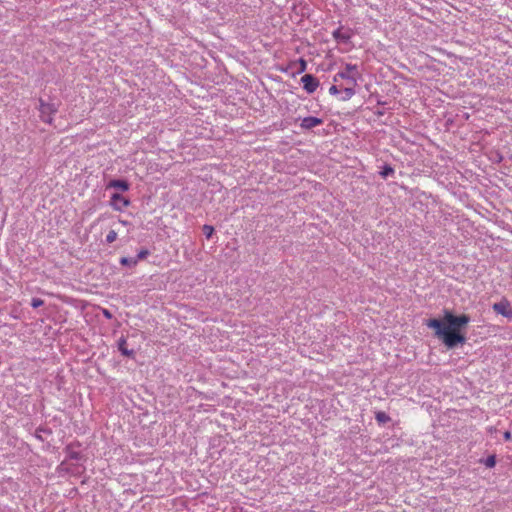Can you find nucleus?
<instances>
[{
	"instance_id": "f257e3e1",
	"label": "nucleus",
	"mask_w": 512,
	"mask_h": 512,
	"mask_svg": "<svg viewBox=\"0 0 512 512\" xmlns=\"http://www.w3.org/2000/svg\"><path fill=\"white\" fill-rule=\"evenodd\" d=\"M467 314L454 315L451 311L445 310L443 320L432 318L427 320L426 325L435 330V336L440 339L448 349L455 348L458 344H464L466 337L462 329L470 322Z\"/></svg>"
},
{
	"instance_id": "f03ea898",
	"label": "nucleus",
	"mask_w": 512,
	"mask_h": 512,
	"mask_svg": "<svg viewBox=\"0 0 512 512\" xmlns=\"http://www.w3.org/2000/svg\"><path fill=\"white\" fill-rule=\"evenodd\" d=\"M40 117L46 123H52V114L58 111V105L55 103H46L42 99L39 100Z\"/></svg>"
},
{
	"instance_id": "7ed1b4c3",
	"label": "nucleus",
	"mask_w": 512,
	"mask_h": 512,
	"mask_svg": "<svg viewBox=\"0 0 512 512\" xmlns=\"http://www.w3.org/2000/svg\"><path fill=\"white\" fill-rule=\"evenodd\" d=\"M356 74H357L356 65L346 64L345 70L338 72L334 77V81H337L338 78H341V79H345L347 81H351L352 85H356Z\"/></svg>"
},
{
	"instance_id": "20e7f679",
	"label": "nucleus",
	"mask_w": 512,
	"mask_h": 512,
	"mask_svg": "<svg viewBox=\"0 0 512 512\" xmlns=\"http://www.w3.org/2000/svg\"><path fill=\"white\" fill-rule=\"evenodd\" d=\"M110 205L116 211H123L124 208L130 205V200L123 197L119 193H113L110 199Z\"/></svg>"
},
{
	"instance_id": "39448f33",
	"label": "nucleus",
	"mask_w": 512,
	"mask_h": 512,
	"mask_svg": "<svg viewBox=\"0 0 512 512\" xmlns=\"http://www.w3.org/2000/svg\"><path fill=\"white\" fill-rule=\"evenodd\" d=\"M492 308L497 314H501L509 320L512 319V307L507 300L504 299L500 302L494 303Z\"/></svg>"
},
{
	"instance_id": "423d86ee",
	"label": "nucleus",
	"mask_w": 512,
	"mask_h": 512,
	"mask_svg": "<svg viewBox=\"0 0 512 512\" xmlns=\"http://www.w3.org/2000/svg\"><path fill=\"white\" fill-rule=\"evenodd\" d=\"M303 88L309 93H313L319 86V80L312 74H305L301 78Z\"/></svg>"
},
{
	"instance_id": "0eeeda50",
	"label": "nucleus",
	"mask_w": 512,
	"mask_h": 512,
	"mask_svg": "<svg viewBox=\"0 0 512 512\" xmlns=\"http://www.w3.org/2000/svg\"><path fill=\"white\" fill-rule=\"evenodd\" d=\"M323 123V120L318 117L309 116L302 119L300 123V127L304 130H310L316 126H319Z\"/></svg>"
},
{
	"instance_id": "6e6552de",
	"label": "nucleus",
	"mask_w": 512,
	"mask_h": 512,
	"mask_svg": "<svg viewBox=\"0 0 512 512\" xmlns=\"http://www.w3.org/2000/svg\"><path fill=\"white\" fill-rule=\"evenodd\" d=\"M129 187H130V185L126 180L113 179L107 184L106 189L114 188V189L125 192V191L129 190Z\"/></svg>"
},
{
	"instance_id": "1a4fd4ad",
	"label": "nucleus",
	"mask_w": 512,
	"mask_h": 512,
	"mask_svg": "<svg viewBox=\"0 0 512 512\" xmlns=\"http://www.w3.org/2000/svg\"><path fill=\"white\" fill-rule=\"evenodd\" d=\"M118 349L121 352L122 355L126 357H134V350L127 348V341L124 337H121L118 342Z\"/></svg>"
},
{
	"instance_id": "9d476101",
	"label": "nucleus",
	"mask_w": 512,
	"mask_h": 512,
	"mask_svg": "<svg viewBox=\"0 0 512 512\" xmlns=\"http://www.w3.org/2000/svg\"><path fill=\"white\" fill-rule=\"evenodd\" d=\"M333 37L336 41L343 43L348 42V40L350 39V35L342 32L341 28H338L333 32Z\"/></svg>"
},
{
	"instance_id": "9b49d317",
	"label": "nucleus",
	"mask_w": 512,
	"mask_h": 512,
	"mask_svg": "<svg viewBox=\"0 0 512 512\" xmlns=\"http://www.w3.org/2000/svg\"><path fill=\"white\" fill-rule=\"evenodd\" d=\"M480 463H483L487 468H493L496 465V456L490 455L485 460L481 459Z\"/></svg>"
},
{
	"instance_id": "f8f14e48",
	"label": "nucleus",
	"mask_w": 512,
	"mask_h": 512,
	"mask_svg": "<svg viewBox=\"0 0 512 512\" xmlns=\"http://www.w3.org/2000/svg\"><path fill=\"white\" fill-rule=\"evenodd\" d=\"M120 263L125 266L134 267L138 263V259L130 258V257H122L120 259Z\"/></svg>"
},
{
	"instance_id": "ddd939ff",
	"label": "nucleus",
	"mask_w": 512,
	"mask_h": 512,
	"mask_svg": "<svg viewBox=\"0 0 512 512\" xmlns=\"http://www.w3.org/2000/svg\"><path fill=\"white\" fill-rule=\"evenodd\" d=\"M394 174V169L390 165H384L382 170L380 171V175L382 178L386 179L387 177Z\"/></svg>"
},
{
	"instance_id": "4468645a",
	"label": "nucleus",
	"mask_w": 512,
	"mask_h": 512,
	"mask_svg": "<svg viewBox=\"0 0 512 512\" xmlns=\"http://www.w3.org/2000/svg\"><path fill=\"white\" fill-rule=\"evenodd\" d=\"M343 100H348L350 99L354 94H355V90L352 86H347L343 89Z\"/></svg>"
},
{
	"instance_id": "2eb2a0df",
	"label": "nucleus",
	"mask_w": 512,
	"mask_h": 512,
	"mask_svg": "<svg viewBox=\"0 0 512 512\" xmlns=\"http://www.w3.org/2000/svg\"><path fill=\"white\" fill-rule=\"evenodd\" d=\"M375 418L379 423H386L390 420V417L382 411L377 412Z\"/></svg>"
},
{
	"instance_id": "dca6fc26",
	"label": "nucleus",
	"mask_w": 512,
	"mask_h": 512,
	"mask_svg": "<svg viewBox=\"0 0 512 512\" xmlns=\"http://www.w3.org/2000/svg\"><path fill=\"white\" fill-rule=\"evenodd\" d=\"M203 233L206 236L207 239L211 238L214 233L213 226L210 225H204L203 226Z\"/></svg>"
},
{
	"instance_id": "f3484780",
	"label": "nucleus",
	"mask_w": 512,
	"mask_h": 512,
	"mask_svg": "<svg viewBox=\"0 0 512 512\" xmlns=\"http://www.w3.org/2000/svg\"><path fill=\"white\" fill-rule=\"evenodd\" d=\"M116 238H117V232L114 231V230H110L108 232V234L106 235V242L107 243H112V242H114L116 240Z\"/></svg>"
},
{
	"instance_id": "a211bd4d",
	"label": "nucleus",
	"mask_w": 512,
	"mask_h": 512,
	"mask_svg": "<svg viewBox=\"0 0 512 512\" xmlns=\"http://www.w3.org/2000/svg\"><path fill=\"white\" fill-rule=\"evenodd\" d=\"M149 255V251L147 249H142L138 255L135 257V259H138V262L140 260L145 259Z\"/></svg>"
},
{
	"instance_id": "6ab92c4d",
	"label": "nucleus",
	"mask_w": 512,
	"mask_h": 512,
	"mask_svg": "<svg viewBox=\"0 0 512 512\" xmlns=\"http://www.w3.org/2000/svg\"><path fill=\"white\" fill-rule=\"evenodd\" d=\"M44 304V301L40 298H33L31 301V306L33 308H38Z\"/></svg>"
},
{
	"instance_id": "aec40b11",
	"label": "nucleus",
	"mask_w": 512,
	"mask_h": 512,
	"mask_svg": "<svg viewBox=\"0 0 512 512\" xmlns=\"http://www.w3.org/2000/svg\"><path fill=\"white\" fill-rule=\"evenodd\" d=\"M299 62H300L299 72H304L306 70L307 64H306L305 60H303V59H300Z\"/></svg>"
},
{
	"instance_id": "412c9836",
	"label": "nucleus",
	"mask_w": 512,
	"mask_h": 512,
	"mask_svg": "<svg viewBox=\"0 0 512 512\" xmlns=\"http://www.w3.org/2000/svg\"><path fill=\"white\" fill-rule=\"evenodd\" d=\"M329 93H330V94H332V95H336V94H338V93H339V90H338L337 86L332 85V86L330 87V89H329Z\"/></svg>"
},
{
	"instance_id": "4be33fe9",
	"label": "nucleus",
	"mask_w": 512,
	"mask_h": 512,
	"mask_svg": "<svg viewBox=\"0 0 512 512\" xmlns=\"http://www.w3.org/2000/svg\"><path fill=\"white\" fill-rule=\"evenodd\" d=\"M503 437H504V440L505 441H509L512 439V434L510 431H505L504 434H503Z\"/></svg>"
},
{
	"instance_id": "5701e85b",
	"label": "nucleus",
	"mask_w": 512,
	"mask_h": 512,
	"mask_svg": "<svg viewBox=\"0 0 512 512\" xmlns=\"http://www.w3.org/2000/svg\"><path fill=\"white\" fill-rule=\"evenodd\" d=\"M103 314L108 319L112 318V314L108 310H106V309L103 310Z\"/></svg>"
},
{
	"instance_id": "b1692460",
	"label": "nucleus",
	"mask_w": 512,
	"mask_h": 512,
	"mask_svg": "<svg viewBox=\"0 0 512 512\" xmlns=\"http://www.w3.org/2000/svg\"><path fill=\"white\" fill-rule=\"evenodd\" d=\"M348 86H352L354 88L355 85L351 84V81H347Z\"/></svg>"
}]
</instances>
